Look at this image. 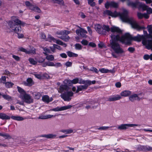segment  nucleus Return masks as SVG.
Returning <instances> with one entry per match:
<instances>
[{
	"label": "nucleus",
	"instance_id": "nucleus-1",
	"mask_svg": "<svg viewBox=\"0 0 152 152\" xmlns=\"http://www.w3.org/2000/svg\"><path fill=\"white\" fill-rule=\"evenodd\" d=\"M111 39L110 41V44L109 46L117 53H121L123 52V50L121 48L118 41H120L122 42L121 40L122 37L120 38L118 35L116 36L112 35L111 36Z\"/></svg>",
	"mask_w": 152,
	"mask_h": 152
},
{
	"label": "nucleus",
	"instance_id": "nucleus-2",
	"mask_svg": "<svg viewBox=\"0 0 152 152\" xmlns=\"http://www.w3.org/2000/svg\"><path fill=\"white\" fill-rule=\"evenodd\" d=\"M144 39H145L143 35L141 36L138 35L137 36L133 37L129 34L127 33L124 35L122 37V38L121 41L123 43L129 45L131 44V40H133L138 42H140L142 39L143 40Z\"/></svg>",
	"mask_w": 152,
	"mask_h": 152
},
{
	"label": "nucleus",
	"instance_id": "nucleus-3",
	"mask_svg": "<svg viewBox=\"0 0 152 152\" xmlns=\"http://www.w3.org/2000/svg\"><path fill=\"white\" fill-rule=\"evenodd\" d=\"M122 21L123 22L129 23L132 27L138 30L144 29V27H140L137 23L136 21L132 17H129L128 16V13L125 15L124 17L121 18Z\"/></svg>",
	"mask_w": 152,
	"mask_h": 152
},
{
	"label": "nucleus",
	"instance_id": "nucleus-4",
	"mask_svg": "<svg viewBox=\"0 0 152 152\" xmlns=\"http://www.w3.org/2000/svg\"><path fill=\"white\" fill-rule=\"evenodd\" d=\"M12 21H10L9 23L10 28L12 31L18 33L21 31V27L20 26L21 24V22L15 16L12 17Z\"/></svg>",
	"mask_w": 152,
	"mask_h": 152
},
{
	"label": "nucleus",
	"instance_id": "nucleus-5",
	"mask_svg": "<svg viewBox=\"0 0 152 152\" xmlns=\"http://www.w3.org/2000/svg\"><path fill=\"white\" fill-rule=\"evenodd\" d=\"M73 93L71 91L64 92L60 95L61 98L66 101H69L71 99V96H73Z\"/></svg>",
	"mask_w": 152,
	"mask_h": 152
},
{
	"label": "nucleus",
	"instance_id": "nucleus-6",
	"mask_svg": "<svg viewBox=\"0 0 152 152\" xmlns=\"http://www.w3.org/2000/svg\"><path fill=\"white\" fill-rule=\"evenodd\" d=\"M128 11L125 9H123V12L122 13L117 12L115 11L113 12H111L110 16L113 17H116L118 16H119L121 19L122 20L121 18L122 17H124L126 14L128 13Z\"/></svg>",
	"mask_w": 152,
	"mask_h": 152
},
{
	"label": "nucleus",
	"instance_id": "nucleus-7",
	"mask_svg": "<svg viewBox=\"0 0 152 152\" xmlns=\"http://www.w3.org/2000/svg\"><path fill=\"white\" fill-rule=\"evenodd\" d=\"M20 97L27 103H30L33 102V99L31 96L26 93L23 95H20Z\"/></svg>",
	"mask_w": 152,
	"mask_h": 152
},
{
	"label": "nucleus",
	"instance_id": "nucleus-8",
	"mask_svg": "<svg viewBox=\"0 0 152 152\" xmlns=\"http://www.w3.org/2000/svg\"><path fill=\"white\" fill-rule=\"evenodd\" d=\"M142 44L145 46L146 48L148 49H151L152 50V39L147 40L146 39L142 41Z\"/></svg>",
	"mask_w": 152,
	"mask_h": 152
},
{
	"label": "nucleus",
	"instance_id": "nucleus-9",
	"mask_svg": "<svg viewBox=\"0 0 152 152\" xmlns=\"http://www.w3.org/2000/svg\"><path fill=\"white\" fill-rule=\"evenodd\" d=\"M69 89V87L66 84L61 85L60 86L58 91L59 93H62L64 91L65 92L68 91Z\"/></svg>",
	"mask_w": 152,
	"mask_h": 152
},
{
	"label": "nucleus",
	"instance_id": "nucleus-10",
	"mask_svg": "<svg viewBox=\"0 0 152 152\" xmlns=\"http://www.w3.org/2000/svg\"><path fill=\"white\" fill-rule=\"evenodd\" d=\"M95 28L97 31L100 34H105L106 32L102 30V27L99 24H96L95 25Z\"/></svg>",
	"mask_w": 152,
	"mask_h": 152
},
{
	"label": "nucleus",
	"instance_id": "nucleus-11",
	"mask_svg": "<svg viewBox=\"0 0 152 152\" xmlns=\"http://www.w3.org/2000/svg\"><path fill=\"white\" fill-rule=\"evenodd\" d=\"M63 31L64 36H60L58 37L65 41H68L70 39V37L68 36H66V35L69 34L70 32L69 31L66 30H64Z\"/></svg>",
	"mask_w": 152,
	"mask_h": 152
},
{
	"label": "nucleus",
	"instance_id": "nucleus-12",
	"mask_svg": "<svg viewBox=\"0 0 152 152\" xmlns=\"http://www.w3.org/2000/svg\"><path fill=\"white\" fill-rule=\"evenodd\" d=\"M139 151H152V147L145 146H140L137 148Z\"/></svg>",
	"mask_w": 152,
	"mask_h": 152
},
{
	"label": "nucleus",
	"instance_id": "nucleus-13",
	"mask_svg": "<svg viewBox=\"0 0 152 152\" xmlns=\"http://www.w3.org/2000/svg\"><path fill=\"white\" fill-rule=\"evenodd\" d=\"M72 107L71 105H69L67 106L62 107L60 108L57 107L56 108H53L51 110L55 111H62L70 108Z\"/></svg>",
	"mask_w": 152,
	"mask_h": 152
},
{
	"label": "nucleus",
	"instance_id": "nucleus-14",
	"mask_svg": "<svg viewBox=\"0 0 152 152\" xmlns=\"http://www.w3.org/2000/svg\"><path fill=\"white\" fill-rule=\"evenodd\" d=\"M129 99L131 101L133 102L136 100L139 101L140 100V98L138 96L137 94H134L130 96L129 97Z\"/></svg>",
	"mask_w": 152,
	"mask_h": 152
},
{
	"label": "nucleus",
	"instance_id": "nucleus-15",
	"mask_svg": "<svg viewBox=\"0 0 152 152\" xmlns=\"http://www.w3.org/2000/svg\"><path fill=\"white\" fill-rule=\"evenodd\" d=\"M121 97L120 95H118L116 96L110 97L108 98V101L110 102H113L118 100L121 98Z\"/></svg>",
	"mask_w": 152,
	"mask_h": 152
},
{
	"label": "nucleus",
	"instance_id": "nucleus-16",
	"mask_svg": "<svg viewBox=\"0 0 152 152\" xmlns=\"http://www.w3.org/2000/svg\"><path fill=\"white\" fill-rule=\"evenodd\" d=\"M27 83L26 82H24V83L25 85L29 86H31L34 83L32 79L31 78H29L27 80Z\"/></svg>",
	"mask_w": 152,
	"mask_h": 152
},
{
	"label": "nucleus",
	"instance_id": "nucleus-17",
	"mask_svg": "<svg viewBox=\"0 0 152 152\" xmlns=\"http://www.w3.org/2000/svg\"><path fill=\"white\" fill-rule=\"evenodd\" d=\"M89 85H81L77 87V89L76 91V93H77L79 91H81L83 89H86Z\"/></svg>",
	"mask_w": 152,
	"mask_h": 152
},
{
	"label": "nucleus",
	"instance_id": "nucleus-18",
	"mask_svg": "<svg viewBox=\"0 0 152 152\" xmlns=\"http://www.w3.org/2000/svg\"><path fill=\"white\" fill-rule=\"evenodd\" d=\"M42 100L44 102L48 103L50 101H52L53 100V99L52 98L50 99L48 96L45 95L42 96Z\"/></svg>",
	"mask_w": 152,
	"mask_h": 152
},
{
	"label": "nucleus",
	"instance_id": "nucleus-19",
	"mask_svg": "<svg viewBox=\"0 0 152 152\" xmlns=\"http://www.w3.org/2000/svg\"><path fill=\"white\" fill-rule=\"evenodd\" d=\"M99 70L102 73H107L109 72L113 73L115 72V71L113 69L109 70L104 68H102L100 69Z\"/></svg>",
	"mask_w": 152,
	"mask_h": 152
},
{
	"label": "nucleus",
	"instance_id": "nucleus-20",
	"mask_svg": "<svg viewBox=\"0 0 152 152\" xmlns=\"http://www.w3.org/2000/svg\"><path fill=\"white\" fill-rule=\"evenodd\" d=\"M110 31L112 32L120 33L121 32V31L119 28L115 26H113L111 28Z\"/></svg>",
	"mask_w": 152,
	"mask_h": 152
},
{
	"label": "nucleus",
	"instance_id": "nucleus-21",
	"mask_svg": "<svg viewBox=\"0 0 152 152\" xmlns=\"http://www.w3.org/2000/svg\"><path fill=\"white\" fill-rule=\"evenodd\" d=\"M30 10L38 13H40L41 12L40 8L36 5H33L32 7L31 8Z\"/></svg>",
	"mask_w": 152,
	"mask_h": 152
},
{
	"label": "nucleus",
	"instance_id": "nucleus-22",
	"mask_svg": "<svg viewBox=\"0 0 152 152\" xmlns=\"http://www.w3.org/2000/svg\"><path fill=\"white\" fill-rule=\"evenodd\" d=\"M0 118L2 119H9L10 117L3 113H0Z\"/></svg>",
	"mask_w": 152,
	"mask_h": 152
},
{
	"label": "nucleus",
	"instance_id": "nucleus-23",
	"mask_svg": "<svg viewBox=\"0 0 152 152\" xmlns=\"http://www.w3.org/2000/svg\"><path fill=\"white\" fill-rule=\"evenodd\" d=\"M87 32L86 30H84L82 28H80V36L86 38L87 37L86 34H82V33H85L86 34Z\"/></svg>",
	"mask_w": 152,
	"mask_h": 152
},
{
	"label": "nucleus",
	"instance_id": "nucleus-24",
	"mask_svg": "<svg viewBox=\"0 0 152 152\" xmlns=\"http://www.w3.org/2000/svg\"><path fill=\"white\" fill-rule=\"evenodd\" d=\"M79 83L80 84H85V85H90L91 84V81L89 80L85 81L81 80H80Z\"/></svg>",
	"mask_w": 152,
	"mask_h": 152
},
{
	"label": "nucleus",
	"instance_id": "nucleus-25",
	"mask_svg": "<svg viewBox=\"0 0 152 152\" xmlns=\"http://www.w3.org/2000/svg\"><path fill=\"white\" fill-rule=\"evenodd\" d=\"M131 94V92L128 91H125L121 93V96H127L130 95Z\"/></svg>",
	"mask_w": 152,
	"mask_h": 152
},
{
	"label": "nucleus",
	"instance_id": "nucleus-26",
	"mask_svg": "<svg viewBox=\"0 0 152 152\" xmlns=\"http://www.w3.org/2000/svg\"><path fill=\"white\" fill-rule=\"evenodd\" d=\"M67 53L68 56L70 57H77L78 56V54L70 51H68Z\"/></svg>",
	"mask_w": 152,
	"mask_h": 152
},
{
	"label": "nucleus",
	"instance_id": "nucleus-27",
	"mask_svg": "<svg viewBox=\"0 0 152 152\" xmlns=\"http://www.w3.org/2000/svg\"><path fill=\"white\" fill-rule=\"evenodd\" d=\"M127 4L129 6H131L132 7H135L137 5V3H135L132 1H130V0L127 1Z\"/></svg>",
	"mask_w": 152,
	"mask_h": 152
},
{
	"label": "nucleus",
	"instance_id": "nucleus-28",
	"mask_svg": "<svg viewBox=\"0 0 152 152\" xmlns=\"http://www.w3.org/2000/svg\"><path fill=\"white\" fill-rule=\"evenodd\" d=\"M54 116L53 115H44L40 116L39 117V119H47L49 118H50L53 117Z\"/></svg>",
	"mask_w": 152,
	"mask_h": 152
},
{
	"label": "nucleus",
	"instance_id": "nucleus-29",
	"mask_svg": "<svg viewBox=\"0 0 152 152\" xmlns=\"http://www.w3.org/2000/svg\"><path fill=\"white\" fill-rule=\"evenodd\" d=\"M55 42L58 44L63 45L65 47H66L67 46V45L66 44L64 43L62 41L56 39Z\"/></svg>",
	"mask_w": 152,
	"mask_h": 152
},
{
	"label": "nucleus",
	"instance_id": "nucleus-30",
	"mask_svg": "<svg viewBox=\"0 0 152 152\" xmlns=\"http://www.w3.org/2000/svg\"><path fill=\"white\" fill-rule=\"evenodd\" d=\"M4 84H5L6 87L7 88L11 87L14 85L13 83L10 82H5Z\"/></svg>",
	"mask_w": 152,
	"mask_h": 152
},
{
	"label": "nucleus",
	"instance_id": "nucleus-31",
	"mask_svg": "<svg viewBox=\"0 0 152 152\" xmlns=\"http://www.w3.org/2000/svg\"><path fill=\"white\" fill-rule=\"evenodd\" d=\"M0 136H2L4 137L5 139H10L11 138V137L10 135L8 134H2L1 133H0Z\"/></svg>",
	"mask_w": 152,
	"mask_h": 152
},
{
	"label": "nucleus",
	"instance_id": "nucleus-32",
	"mask_svg": "<svg viewBox=\"0 0 152 152\" xmlns=\"http://www.w3.org/2000/svg\"><path fill=\"white\" fill-rule=\"evenodd\" d=\"M127 124H122L119 126L118 127V129L121 130L125 129L127 128Z\"/></svg>",
	"mask_w": 152,
	"mask_h": 152
},
{
	"label": "nucleus",
	"instance_id": "nucleus-33",
	"mask_svg": "<svg viewBox=\"0 0 152 152\" xmlns=\"http://www.w3.org/2000/svg\"><path fill=\"white\" fill-rule=\"evenodd\" d=\"M25 4L26 6L28 7L30 10H31V8L33 5L29 1H26L25 2Z\"/></svg>",
	"mask_w": 152,
	"mask_h": 152
},
{
	"label": "nucleus",
	"instance_id": "nucleus-34",
	"mask_svg": "<svg viewBox=\"0 0 152 152\" xmlns=\"http://www.w3.org/2000/svg\"><path fill=\"white\" fill-rule=\"evenodd\" d=\"M46 58L47 60L50 61H52L54 59V57L52 55H47Z\"/></svg>",
	"mask_w": 152,
	"mask_h": 152
},
{
	"label": "nucleus",
	"instance_id": "nucleus-35",
	"mask_svg": "<svg viewBox=\"0 0 152 152\" xmlns=\"http://www.w3.org/2000/svg\"><path fill=\"white\" fill-rule=\"evenodd\" d=\"M28 60L30 63L33 65H36L37 63V62L35 61L34 59L32 58H29Z\"/></svg>",
	"mask_w": 152,
	"mask_h": 152
},
{
	"label": "nucleus",
	"instance_id": "nucleus-36",
	"mask_svg": "<svg viewBox=\"0 0 152 152\" xmlns=\"http://www.w3.org/2000/svg\"><path fill=\"white\" fill-rule=\"evenodd\" d=\"M88 3L91 7L94 6L96 5L94 0H88Z\"/></svg>",
	"mask_w": 152,
	"mask_h": 152
},
{
	"label": "nucleus",
	"instance_id": "nucleus-37",
	"mask_svg": "<svg viewBox=\"0 0 152 152\" xmlns=\"http://www.w3.org/2000/svg\"><path fill=\"white\" fill-rule=\"evenodd\" d=\"M51 1L55 3H57L61 4H63L64 3L63 0H51Z\"/></svg>",
	"mask_w": 152,
	"mask_h": 152
},
{
	"label": "nucleus",
	"instance_id": "nucleus-38",
	"mask_svg": "<svg viewBox=\"0 0 152 152\" xmlns=\"http://www.w3.org/2000/svg\"><path fill=\"white\" fill-rule=\"evenodd\" d=\"M17 88L18 91L21 93L20 95H23L26 93L24 90L18 86Z\"/></svg>",
	"mask_w": 152,
	"mask_h": 152
},
{
	"label": "nucleus",
	"instance_id": "nucleus-39",
	"mask_svg": "<svg viewBox=\"0 0 152 152\" xmlns=\"http://www.w3.org/2000/svg\"><path fill=\"white\" fill-rule=\"evenodd\" d=\"M104 30V31L106 32V31H110V29L108 26L104 25L102 26V30Z\"/></svg>",
	"mask_w": 152,
	"mask_h": 152
},
{
	"label": "nucleus",
	"instance_id": "nucleus-40",
	"mask_svg": "<svg viewBox=\"0 0 152 152\" xmlns=\"http://www.w3.org/2000/svg\"><path fill=\"white\" fill-rule=\"evenodd\" d=\"M33 94L37 99H39L41 96V95L39 93L34 92Z\"/></svg>",
	"mask_w": 152,
	"mask_h": 152
},
{
	"label": "nucleus",
	"instance_id": "nucleus-41",
	"mask_svg": "<svg viewBox=\"0 0 152 152\" xmlns=\"http://www.w3.org/2000/svg\"><path fill=\"white\" fill-rule=\"evenodd\" d=\"M110 7L115 8L117 7L118 4L114 2H110Z\"/></svg>",
	"mask_w": 152,
	"mask_h": 152
},
{
	"label": "nucleus",
	"instance_id": "nucleus-42",
	"mask_svg": "<svg viewBox=\"0 0 152 152\" xmlns=\"http://www.w3.org/2000/svg\"><path fill=\"white\" fill-rule=\"evenodd\" d=\"M56 40V39L50 36H49L48 37V40L50 42H51L52 41H53L54 42H55Z\"/></svg>",
	"mask_w": 152,
	"mask_h": 152
},
{
	"label": "nucleus",
	"instance_id": "nucleus-43",
	"mask_svg": "<svg viewBox=\"0 0 152 152\" xmlns=\"http://www.w3.org/2000/svg\"><path fill=\"white\" fill-rule=\"evenodd\" d=\"M6 80V77L5 76H2L1 78L0 79V82L1 83H4L5 82Z\"/></svg>",
	"mask_w": 152,
	"mask_h": 152
},
{
	"label": "nucleus",
	"instance_id": "nucleus-44",
	"mask_svg": "<svg viewBox=\"0 0 152 152\" xmlns=\"http://www.w3.org/2000/svg\"><path fill=\"white\" fill-rule=\"evenodd\" d=\"M142 7L143 10H147V11L149 12V9L148 8V7L147 6L145 5V4H142Z\"/></svg>",
	"mask_w": 152,
	"mask_h": 152
},
{
	"label": "nucleus",
	"instance_id": "nucleus-45",
	"mask_svg": "<svg viewBox=\"0 0 152 152\" xmlns=\"http://www.w3.org/2000/svg\"><path fill=\"white\" fill-rule=\"evenodd\" d=\"M2 96L4 98L7 100H10L12 99L11 97L9 95H2Z\"/></svg>",
	"mask_w": 152,
	"mask_h": 152
},
{
	"label": "nucleus",
	"instance_id": "nucleus-46",
	"mask_svg": "<svg viewBox=\"0 0 152 152\" xmlns=\"http://www.w3.org/2000/svg\"><path fill=\"white\" fill-rule=\"evenodd\" d=\"M43 50L45 51V52L44 53L46 55H47V53H50V50L49 49L46 48H44Z\"/></svg>",
	"mask_w": 152,
	"mask_h": 152
},
{
	"label": "nucleus",
	"instance_id": "nucleus-47",
	"mask_svg": "<svg viewBox=\"0 0 152 152\" xmlns=\"http://www.w3.org/2000/svg\"><path fill=\"white\" fill-rule=\"evenodd\" d=\"M111 11L109 10H106L104 11V14L105 15H107L110 16Z\"/></svg>",
	"mask_w": 152,
	"mask_h": 152
},
{
	"label": "nucleus",
	"instance_id": "nucleus-48",
	"mask_svg": "<svg viewBox=\"0 0 152 152\" xmlns=\"http://www.w3.org/2000/svg\"><path fill=\"white\" fill-rule=\"evenodd\" d=\"M61 132H66L67 134L71 133L73 132V130L71 129H69L67 130H63Z\"/></svg>",
	"mask_w": 152,
	"mask_h": 152
},
{
	"label": "nucleus",
	"instance_id": "nucleus-49",
	"mask_svg": "<svg viewBox=\"0 0 152 152\" xmlns=\"http://www.w3.org/2000/svg\"><path fill=\"white\" fill-rule=\"evenodd\" d=\"M75 47L76 49L78 50H80L82 48L81 45L79 44H75Z\"/></svg>",
	"mask_w": 152,
	"mask_h": 152
},
{
	"label": "nucleus",
	"instance_id": "nucleus-50",
	"mask_svg": "<svg viewBox=\"0 0 152 152\" xmlns=\"http://www.w3.org/2000/svg\"><path fill=\"white\" fill-rule=\"evenodd\" d=\"M81 43L84 45H87L88 44V42L85 39H83L81 42Z\"/></svg>",
	"mask_w": 152,
	"mask_h": 152
},
{
	"label": "nucleus",
	"instance_id": "nucleus-51",
	"mask_svg": "<svg viewBox=\"0 0 152 152\" xmlns=\"http://www.w3.org/2000/svg\"><path fill=\"white\" fill-rule=\"evenodd\" d=\"M79 79L78 78H76L73 79L72 81V83L73 84H76L78 83Z\"/></svg>",
	"mask_w": 152,
	"mask_h": 152
},
{
	"label": "nucleus",
	"instance_id": "nucleus-52",
	"mask_svg": "<svg viewBox=\"0 0 152 152\" xmlns=\"http://www.w3.org/2000/svg\"><path fill=\"white\" fill-rule=\"evenodd\" d=\"M47 65L49 66H54L55 64L53 62H47Z\"/></svg>",
	"mask_w": 152,
	"mask_h": 152
},
{
	"label": "nucleus",
	"instance_id": "nucleus-53",
	"mask_svg": "<svg viewBox=\"0 0 152 152\" xmlns=\"http://www.w3.org/2000/svg\"><path fill=\"white\" fill-rule=\"evenodd\" d=\"M105 6L106 9H108L109 6L110 7V2H107L105 4Z\"/></svg>",
	"mask_w": 152,
	"mask_h": 152
},
{
	"label": "nucleus",
	"instance_id": "nucleus-54",
	"mask_svg": "<svg viewBox=\"0 0 152 152\" xmlns=\"http://www.w3.org/2000/svg\"><path fill=\"white\" fill-rule=\"evenodd\" d=\"M72 62L69 61H67L65 63V64L66 66L69 67L71 66L72 65Z\"/></svg>",
	"mask_w": 152,
	"mask_h": 152
},
{
	"label": "nucleus",
	"instance_id": "nucleus-55",
	"mask_svg": "<svg viewBox=\"0 0 152 152\" xmlns=\"http://www.w3.org/2000/svg\"><path fill=\"white\" fill-rule=\"evenodd\" d=\"M20 51L25 52L27 54H28V53H29V52L28 51V50H26L22 48H20Z\"/></svg>",
	"mask_w": 152,
	"mask_h": 152
},
{
	"label": "nucleus",
	"instance_id": "nucleus-56",
	"mask_svg": "<svg viewBox=\"0 0 152 152\" xmlns=\"http://www.w3.org/2000/svg\"><path fill=\"white\" fill-rule=\"evenodd\" d=\"M53 46L54 48H57L60 50H61V47L60 46H58L57 45L54 44L53 45Z\"/></svg>",
	"mask_w": 152,
	"mask_h": 152
},
{
	"label": "nucleus",
	"instance_id": "nucleus-57",
	"mask_svg": "<svg viewBox=\"0 0 152 152\" xmlns=\"http://www.w3.org/2000/svg\"><path fill=\"white\" fill-rule=\"evenodd\" d=\"M47 138H51L55 137H56V135L52 134H49L47 135Z\"/></svg>",
	"mask_w": 152,
	"mask_h": 152
},
{
	"label": "nucleus",
	"instance_id": "nucleus-58",
	"mask_svg": "<svg viewBox=\"0 0 152 152\" xmlns=\"http://www.w3.org/2000/svg\"><path fill=\"white\" fill-rule=\"evenodd\" d=\"M148 30L149 32L152 34V27L151 26H148Z\"/></svg>",
	"mask_w": 152,
	"mask_h": 152
},
{
	"label": "nucleus",
	"instance_id": "nucleus-59",
	"mask_svg": "<svg viewBox=\"0 0 152 152\" xmlns=\"http://www.w3.org/2000/svg\"><path fill=\"white\" fill-rule=\"evenodd\" d=\"M148 30L149 32L152 34V27L151 26H148Z\"/></svg>",
	"mask_w": 152,
	"mask_h": 152
},
{
	"label": "nucleus",
	"instance_id": "nucleus-60",
	"mask_svg": "<svg viewBox=\"0 0 152 152\" xmlns=\"http://www.w3.org/2000/svg\"><path fill=\"white\" fill-rule=\"evenodd\" d=\"M88 45L89 46L92 47H95L96 46V44L95 43L92 42H90L89 44Z\"/></svg>",
	"mask_w": 152,
	"mask_h": 152
},
{
	"label": "nucleus",
	"instance_id": "nucleus-61",
	"mask_svg": "<svg viewBox=\"0 0 152 152\" xmlns=\"http://www.w3.org/2000/svg\"><path fill=\"white\" fill-rule=\"evenodd\" d=\"M12 57L17 61H19L20 60V58L18 56L13 55L12 56Z\"/></svg>",
	"mask_w": 152,
	"mask_h": 152
},
{
	"label": "nucleus",
	"instance_id": "nucleus-62",
	"mask_svg": "<svg viewBox=\"0 0 152 152\" xmlns=\"http://www.w3.org/2000/svg\"><path fill=\"white\" fill-rule=\"evenodd\" d=\"M28 51L29 52V53H28V54H34L35 53V49H34V50H28Z\"/></svg>",
	"mask_w": 152,
	"mask_h": 152
},
{
	"label": "nucleus",
	"instance_id": "nucleus-63",
	"mask_svg": "<svg viewBox=\"0 0 152 152\" xmlns=\"http://www.w3.org/2000/svg\"><path fill=\"white\" fill-rule=\"evenodd\" d=\"M115 86L117 88H120L121 86V84L120 82H118L115 83Z\"/></svg>",
	"mask_w": 152,
	"mask_h": 152
},
{
	"label": "nucleus",
	"instance_id": "nucleus-64",
	"mask_svg": "<svg viewBox=\"0 0 152 152\" xmlns=\"http://www.w3.org/2000/svg\"><path fill=\"white\" fill-rule=\"evenodd\" d=\"M137 16L138 18L140 19H141L143 18V14L140 13H137Z\"/></svg>",
	"mask_w": 152,
	"mask_h": 152
}]
</instances>
